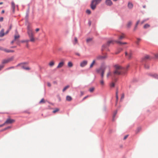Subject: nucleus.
<instances>
[{
  "mask_svg": "<svg viewBox=\"0 0 158 158\" xmlns=\"http://www.w3.org/2000/svg\"><path fill=\"white\" fill-rule=\"evenodd\" d=\"M5 124H6L5 123H4L3 124L0 125V127H1L4 126Z\"/></svg>",
  "mask_w": 158,
  "mask_h": 158,
  "instance_id": "6e6d98bb",
  "label": "nucleus"
},
{
  "mask_svg": "<svg viewBox=\"0 0 158 158\" xmlns=\"http://www.w3.org/2000/svg\"><path fill=\"white\" fill-rule=\"evenodd\" d=\"M59 111V109L58 108H56L55 110L53 111L52 112L54 113H55Z\"/></svg>",
  "mask_w": 158,
  "mask_h": 158,
  "instance_id": "c9c22d12",
  "label": "nucleus"
},
{
  "mask_svg": "<svg viewBox=\"0 0 158 158\" xmlns=\"http://www.w3.org/2000/svg\"><path fill=\"white\" fill-rule=\"evenodd\" d=\"M118 91L117 90L116 92V103L118 101Z\"/></svg>",
  "mask_w": 158,
  "mask_h": 158,
  "instance_id": "473e14b6",
  "label": "nucleus"
},
{
  "mask_svg": "<svg viewBox=\"0 0 158 158\" xmlns=\"http://www.w3.org/2000/svg\"><path fill=\"white\" fill-rule=\"evenodd\" d=\"M47 85H48V86L49 87H50L51 86V84L49 82H48L47 83Z\"/></svg>",
  "mask_w": 158,
  "mask_h": 158,
  "instance_id": "3c124183",
  "label": "nucleus"
},
{
  "mask_svg": "<svg viewBox=\"0 0 158 158\" xmlns=\"http://www.w3.org/2000/svg\"><path fill=\"white\" fill-rule=\"evenodd\" d=\"M150 59V56L148 55H146L142 59V61L143 62L145 61L146 60Z\"/></svg>",
  "mask_w": 158,
  "mask_h": 158,
  "instance_id": "dca6fc26",
  "label": "nucleus"
},
{
  "mask_svg": "<svg viewBox=\"0 0 158 158\" xmlns=\"http://www.w3.org/2000/svg\"><path fill=\"white\" fill-rule=\"evenodd\" d=\"M144 67H145V68L147 69H148L149 68V66L148 65L145 64Z\"/></svg>",
  "mask_w": 158,
  "mask_h": 158,
  "instance_id": "c03bdc74",
  "label": "nucleus"
},
{
  "mask_svg": "<svg viewBox=\"0 0 158 158\" xmlns=\"http://www.w3.org/2000/svg\"><path fill=\"white\" fill-rule=\"evenodd\" d=\"M15 120L14 119H11L10 118H8L5 123L6 124H10L14 123L15 122Z\"/></svg>",
  "mask_w": 158,
  "mask_h": 158,
  "instance_id": "9d476101",
  "label": "nucleus"
},
{
  "mask_svg": "<svg viewBox=\"0 0 158 158\" xmlns=\"http://www.w3.org/2000/svg\"><path fill=\"white\" fill-rule=\"evenodd\" d=\"M4 33V30L2 29L0 32V37H2L5 35Z\"/></svg>",
  "mask_w": 158,
  "mask_h": 158,
  "instance_id": "aec40b11",
  "label": "nucleus"
},
{
  "mask_svg": "<svg viewBox=\"0 0 158 158\" xmlns=\"http://www.w3.org/2000/svg\"><path fill=\"white\" fill-rule=\"evenodd\" d=\"M11 128V127H8L5 128L3 130V131H5V130H6L7 129H9L10 128Z\"/></svg>",
  "mask_w": 158,
  "mask_h": 158,
  "instance_id": "37998d69",
  "label": "nucleus"
},
{
  "mask_svg": "<svg viewBox=\"0 0 158 158\" xmlns=\"http://www.w3.org/2000/svg\"><path fill=\"white\" fill-rule=\"evenodd\" d=\"M3 67V66L0 65V70Z\"/></svg>",
  "mask_w": 158,
  "mask_h": 158,
  "instance_id": "5fc2aeb1",
  "label": "nucleus"
},
{
  "mask_svg": "<svg viewBox=\"0 0 158 158\" xmlns=\"http://www.w3.org/2000/svg\"><path fill=\"white\" fill-rule=\"evenodd\" d=\"M141 130V128L140 127H138L136 129L135 132L136 134H138Z\"/></svg>",
  "mask_w": 158,
  "mask_h": 158,
  "instance_id": "a878e982",
  "label": "nucleus"
},
{
  "mask_svg": "<svg viewBox=\"0 0 158 158\" xmlns=\"http://www.w3.org/2000/svg\"><path fill=\"white\" fill-rule=\"evenodd\" d=\"M9 31V30H8L7 31H6V32L5 34H7L8 33Z\"/></svg>",
  "mask_w": 158,
  "mask_h": 158,
  "instance_id": "338daca9",
  "label": "nucleus"
},
{
  "mask_svg": "<svg viewBox=\"0 0 158 158\" xmlns=\"http://www.w3.org/2000/svg\"><path fill=\"white\" fill-rule=\"evenodd\" d=\"M89 97V96L88 95H87L85 97H84L82 99V100L83 101H84V100H85V99H86V98H87L88 97Z\"/></svg>",
  "mask_w": 158,
  "mask_h": 158,
  "instance_id": "a18cd8bd",
  "label": "nucleus"
},
{
  "mask_svg": "<svg viewBox=\"0 0 158 158\" xmlns=\"http://www.w3.org/2000/svg\"><path fill=\"white\" fill-rule=\"evenodd\" d=\"M4 13V10H2V12H1V13H2V14H3V13Z\"/></svg>",
  "mask_w": 158,
  "mask_h": 158,
  "instance_id": "69168bd1",
  "label": "nucleus"
},
{
  "mask_svg": "<svg viewBox=\"0 0 158 158\" xmlns=\"http://www.w3.org/2000/svg\"><path fill=\"white\" fill-rule=\"evenodd\" d=\"M101 79L100 81V83L102 85H104V81L103 79L105 71L104 69H101Z\"/></svg>",
  "mask_w": 158,
  "mask_h": 158,
  "instance_id": "423d86ee",
  "label": "nucleus"
},
{
  "mask_svg": "<svg viewBox=\"0 0 158 158\" xmlns=\"http://www.w3.org/2000/svg\"><path fill=\"white\" fill-rule=\"evenodd\" d=\"M88 64V61L84 60L81 62L80 64V66L81 67H83L86 66Z\"/></svg>",
  "mask_w": 158,
  "mask_h": 158,
  "instance_id": "6e6552de",
  "label": "nucleus"
},
{
  "mask_svg": "<svg viewBox=\"0 0 158 158\" xmlns=\"http://www.w3.org/2000/svg\"><path fill=\"white\" fill-rule=\"evenodd\" d=\"M106 4L108 6H110L113 4V2L111 0H106Z\"/></svg>",
  "mask_w": 158,
  "mask_h": 158,
  "instance_id": "9b49d317",
  "label": "nucleus"
},
{
  "mask_svg": "<svg viewBox=\"0 0 158 158\" xmlns=\"http://www.w3.org/2000/svg\"><path fill=\"white\" fill-rule=\"evenodd\" d=\"M9 62H10L8 58L6 59H5V60H3L2 61V63L3 64H4L8 63Z\"/></svg>",
  "mask_w": 158,
  "mask_h": 158,
  "instance_id": "6ab92c4d",
  "label": "nucleus"
},
{
  "mask_svg": "<svg viewBox=\"0 0 158 158\" xmlns=\"http://www.w3.org/2000/svg\"><path fill=\"white\" fill-rule=\"evenodd\" d=\"M122 50V49H121V48H120V49H119V52H116V54H118V53L120 52V51H121Z\"/></svg>",
  "mask_w": 158,
  "mask_h": 158,
  "instance_id": "49530a36",
  "label": "nucleus"
},
{
  "mask_svg": "<svg viewBox=\"0 0 158 158\" xmlns=\"http://www.w3.org/2000/svg\"><path fill=\"white\" fill-rule=\"evenodd\" d=\"M54 64L55 62L54 61L52 60L49 63L48 65L50 67H52L54 65Z\"/></svg>",
  "mask_w": 158,
  "mask_h": 158,
  "instance_id": "4be33fe9",
  "label": "nucleus"
},
{
  "mask_svg": "<svg viewBox=\"0 0 158 158\" xmlns=\"http://www.w3.org/2000/svg\"><path fill=\"white\" fill-rule=\"evenodd\" d=\"M106 69L108 71V72L106 74V77L107 78H108L110 76H111L112 75V73H111L110 71V67L108 66H106L105 67L104 69H103L104 70V71H105V69ZM101 69H100L99 70V71H98V72H101Z\"/></svg>",
  "mask_w": 158,
  "mask_h": 158,
  "instance_id": "39448f33",
  "label": "nucleus"
},
{
  "mask_svg": "<svg viewBox=\"0 0 158 158\" xmlns=\"http://www.w3.org/2000/svg\"><path fill=\"white\" fill-rule=\"evenodd\" d=\"M139 20L138 21H137V22L135 25L138 26V24L139 23Z\"/></svg>",
  "mask_w": 158,
  "mask_h": 158,
  "instance_id": "4d7b16f0",
  "label": "nucleus"
},
{
  "mask_svg": "<svg viewBox=\"0 0 158 158\" xmlns=\"http://www.w3.org/2000/svg\"><path fill=\"white\" fill-rule=\"evenodd\" d=\"M117 114V111H114V113L113 116L112 120L113 121H114L115 120V116Z\"/></svg>",
  "mask_w": 158,
  "mask_h": 158,
  "instance_id": "393cba45",
  "label": "nucleus"
},
{
  "mask_svg": "<svg viewBox=\"0 0 158 158\" xmlns=\"http://www.w3.org/2000/svg\"><path fill=\"white\" fill-rule=\"evenodd\" d=\"M115 70L113 72L114 75H120L123 72V69L120 66L115 65L114 66Z\"/></svg>",
  "mask_w": 158,
  "mask_h": 158,
  "instance_id": "f03ea898",
  "label": "nucleus"
},
{
  "mask_svg": "<svg viewBox=\"0 0 158 158\" xmlns=\"http://www.w3.org/2000/svg\"><path fill=\"white\" fill-rule=\"evenodd\" d=\"M132 24V23L130 21L128 22L127 25V27L128 28H130Z\"/></svg>",
  "mask_w": 158,
  "mask_h": 158,
  "instance_id": "2f4dec72",
  "label": "nucleus"
},
{
  "mask_svg": "<svg viewBox=\"0 0 158 158\" xmlns=\"http://www.w3.org/2000/svg\"><path fill=\"white\" fill-rule=\"evenodd\" d=\"M68 65L69 67H72L73 66V64L72 62H69L68 63Z\"/></svg>",
  "mask_w": 158,
  "mask_h": 158,
  "instance_id": "7c9ffc66",
  "label": "nucleus"
},
{
  "mask_svg": "<svg viewBox=\"0 0 158 158\" xmlns=\"http://www.w3.org/2000/svg\"><path fill=\"white\" fill-rule=\"evenodd\" d=\"M11 28H12V26L11 25H10V27H9V31L11 29Z\"/></svg>",
  "mask_w": 158,
  "mask_h": 158,
  "instance_id": "0e129e2a",
  "label": "nucleus"
},
{
  "mask_svg": "<svg viewBox=\"0 0 158 158\" xmlns=\"http://www.w3.org/2000/svg\"><path fill=\"white\" fill-rule=\"evenodd\" d=\"M74 44H75L77 43V40L76 37L74 38Z\"/></svg>",
  "mask_w": 158,
  "mask_h": 158,
  "instance_id": "58836bf2",
  "label": "nucleus"
},
{
  "mask_svg": "<svg viewBox=\"0 0 158 158\" xmlns=\"http://www.w3.org/2000/svg\"><path fill=\"white\" fill-rule=\"evenodd\" d=\"M86 12L88 14H90L91 13V11L90 10H87L86 11Z\"/></svg>",
  "mask_w": 158,
  "mask_h": 158,
  "instance_id": "79ce46f5",
  "label": "nucleus"
},
{
  "mask_svg": "<svg viewBox=\"0 0 158 158\" xmlns=\"http://www.w3.org/2000/svg\"><path fill=\"white\" fill-rule=\"evenodd\" d=\"M125 38V35L123 33H122L121 35L118 36V39L121 40Z\"/></svg>",
  "mask_w": 158,
  "mask_h": 158,
  "instance_id": "2eb2a0df",
  "label": "nucleus"
},
{
  "mask_svg": "<svg viewBox=\"0 0 158 158\" xmlns=\"http://www.w3.org/2000/svg\"><path fill=\"white\" fill-rule=\"evenodd\" d=\"M72 99V98L69 96H67L66 97V100L67 101H70Z\"/></svg>",
  "mask_w": 158,
  "mask_h": 158,
  "instance_id": "5701e85b",
  "label": "nucleus"
},
{
  "mask_svg": "<svg viewBox=\"0 0 158 158\" xmlns=\"http://www.w3.org/2000/svg\"><path fill=\"white\" fill-rule=\"evenodd\" d=\"M92 40V39L91 38H88L86 40V41L87 42H89L91 41Z\"/></svg>",
  "mask_w": 158,
  "mask_h": 158,
  "instance_id": "ea45409f",
  "label": "nucleus"
},
{
  "mask_svg": "<svg viewBox=\"0 0 158 158\" xmlns=\"http://www.w3.org/2000/svg\"><path fill=\"white\" fill-rule=\"evenodd\" d=\"M4 52H6V53H10V52H14V51L13 50H10L9 49L3 48V50Z\"/></svg>",
  "mask_w": 158,
  "mask_h": 158,
  "instance_id": "4468645a",
  "label": "nucleus"
},
{
  "mask_svg": "<svg viewBox=\"0 0 158 158\" xmlns=\"http://www.w3.org/2000/svg\"><path fill=\"white\" fill-rule=\"evenodd\" d=\"M95 63V60H93L92 63H91V64L90 65V68H92L93 67V66L94 65V64Z\"/></svg>",
  "mask_w": 158,
  "mask_h": 158,
  "instance_id": "bb28decb",
  "label": "nucleus"
},
{
  "mask_svg": "<svg viewBox=\"0 0 158 158\" xmlns=\"http://www.w3.org/2000/svg\"><path fill=\"white\" fill-rule=\"evenodd\" d=\"M27 33L29 38L30 40H26L22 41V42H28L30 41L32 42H34L35 41V39L32 30L29 27H27Z\"/></svg>",
  "mask_w": 158,
  "mask_h": 158,
  "instance_id": "f257e3e1",
  "label": "nucleus"
},
{
  "mask_svg": "<svg viewBox=\"0 0 158 158\" xmlns=\"http://www.w3.org/2000/svg\"><path fill=\"white\" fill-rule=\"evenodd\" d=\"M8 59L9 60L10 62L12 61L14 59V56H12L10 58H8Z\"/></svg>",
  "mask_w": 158,
  "mask_h": 158,
  "instance_id": "e433bc0d",
  "label": "nucleus"
},
{
  "mask_svg": "<svg viewBox=\"0 0 158 158\" xmlns=\"http://www.w3.org/2000/svg\"><path fill=\"white\" fill-rule=\"evenodd\" d=\"M150 27V25L148 24H146L143 26V28L144 29H147Z\"/></svg>",
  "mask_w": 158,
  "mask_h": 158,
  "instance_id": "cd10ccee",
  "label": "nucleus"
},
{
  "mask_svg": "<svg viewBox=\"0 0 158 158\" xmlns=\"http://www.w3.org/2000/svg\"><path fill=\"white\" fill-rule=\"evenodd\" d=\"M141 40V39L139 38L137 39V41L136 42V43L137 45H139V42Z\"/></svg>",
  "mask_w": 158,
  "mask_h": 158,
  "instance_id": "c756f323",
  "label": "nucleus"
},
{
  "mask_svg": "<svg viewBox=\"0 0 158 158\" xmlns=\"http://www.w3.org/2000/svg\"><path fill=\"white\" fill-rule=\"evenodd\" d=\"M150 76L153 77L158 79V75L156 74H150Z\"/></svg>",
  "mask_w": 158,
  "mask_h": 158,
  "instance_id": "412c9836",
  "label": "nucleus"
},
{
  "mask_svg": "<svg viewBox=\"0 0 158 158\" xmlns=\"http://www.w3.org/2000/svg\"><path fill=\"white\" fill-rule=\"evenodd\" d=\"M94 88H91L89 89V91L90 92H92L94 91Z\"/></svg>",
  "mask_w": 158,
  "mask_h": 158,
  "instance_id": "4c0bfd02",
  "label": "nucleus"
},
{
  "mask_svg": "<svg viewBox=\"0 0 158 158\" xmlns=\"http://www.w3.org/2000/svg\"><path fill=\"white\" fill-rule=\"evenodd\" d=\"M40 30V29L38 28H37L35 29V31L36 32H38Z\"/></svg>",
  "mask_w": 158,
  "mask_h": 158,
  "instance_id": "13d9d810",
  "label": "nucleus"
},
{
  "mask_svg": "<svg viewBox=\"0 0 158 158\" xmlns=\"http://www.w3.org/2000/svg\"><path fill=\"white\" fill-rule=\"evenodd\" d=\"M115 42L117 43L120 44H127V43L126 42H122L119 40H117L115 41Z\"/></svg>",
  "mask_w": 158,
  "mask_h": 158,
  "instance_id": "b1692460",
  "label": "nucleus"
},
{
  "mask_svg": "<svg viewBox=\"0 0 158 158\" xmlns=\"http://www.w3.org/2000/svg\"><path fill=\"white\" fill-rule=\"evenodd\" d=\"M137 27V25H135V26L134 29V31H135Z\"/></svg>",
  "mask_w": 158,
  "mask_h": 158,
  "instance_id": "bf43d9fd",
  "label": "nucleus"
},
{
  "mask_svg": "<svg viewBox=\"0 0 158 158\" xmlns=\"http://www.w3.org/2000/svg\"><path fill=\"white\" fill-rule=\"evenodd\" d=\"M147 20H144L143 21H142L141 22V24H143Z\"/></svg>",
  "mask_w": 158,
  "mask_h": 158,
  "instance_id": "de8ad7c7",
  "label": "nucleus"
},
{
  "mask_svg": "<svg viewBox=\"0 0 158 158\" xmlns=\"http://www.w3.org/2000/svg\"><path fill=\"white\" fill-rule=\"evenodd\" d=\"M22 68L27 70H29L30 69V68L29 67H26L24 66H22Z\"/></svg>",
  "mask_w": 158,
  "mask_h": 158,
  "instance_id": "72a5a7b5",
  "label": "nucleus"
},
{
  "mask_svg": "<svg viewBox=\"0 0 158 158\" xmlns=\"http://www.w3.org/2000/svg\"><path fill=\"white\" fill-rule=\"evenodd\" d=\"M126 56L129 59H130L132 56V53L130 51L128 52H126L125 53Z\"/></svg>",
  "mask_w": 158,
  "mask_h": 158,
  "instance_id": "1a4fd4ad",
  "label": "nucleus"
},
{
  "mask_svg": "<svg viewBox=\"0 0 158 158\" xmlns=\"http://www.w3.org/2000/svg\"><path fill=\"white\" fill-rule=\"evenodd\" d=\"M20 37V36L19 35L17 31H16V34L14 36V40H15L16 41L18 40V39H19Z\"/></svg>",
  "mask_w": 158,
  "mask_h": 158,
  "instance_id": "ddd939ff",
  "label": "nucleus"
},
{
  "mask_svg": "<svg viewBox=\"0 0 158 158\" xmlns=\"http://www.w3.org/2000/svg\"><path fill=\"white\" fill-rule=\"evenodd\" d=\"M64 62L63 61H61L60 62L57 67V69H59L62 67L64 64Z\"/></svg>",
  "mask_w": 158,
  "mask_h": 158,
  "instance_id": "f8f14e48",
  "label": "nucleus"
},
{
  "mask_svg": "<svg viewBox=\"0 0 158 158\" xmlns=\"http://www.w3.org/2000/svg\"><path fill=\"white\" fill-rule=\"evenodd\" d=\"M124 98V94H123L122 95V97L121 98V99H123V98Z\"/></svg>",
  "mask_w": 158,
  "mask_h": 158,
  "instance_id": "864d4df0",
  "label": "nucleus"
},
{
  "mask_svg": "<svg viewBox=\"0 0 158 158\" xmlns=\"http://www.w3.org/2000/svg\"><path fill=\"white\" fill-rule=\"evenodd\" d=\"M11 7L13 9V13H14L15 11V4L13 2H11Z\"/></svg>",
  "mask_w": 158,
  "mask_h": 158,
  "instance_id": "a211bd4d",
  "label": "nucleus"
},
{
  "mask_svg": "<svg viewBox=\"0 0 158 158\" xmlns=\"http://www.w3.org/2000/svg\"><path fill=\"white\" fill-rule=\"evenodd\" d=\"M3 17L0 18V22H2L3 20Z\"/></svg>",
  "mask_w": 158,
  "mask_h": 158,
  "instance_id": "8fccbe9b",
  "label": "nucleus"
},
{
  "mask_svg": "<svg viewBox=\"0 0 158 158\" xmlns=\"http://www.w3.org/2000/svg\"><path fill=\"white\" fill-rule=\"evenodd\" d=\"M102 0H93L91 4V7L92 10H94L96 8V6L100 3Z\"/></svg>",
  "mask_w": 158,
  "mask_h": 158,
  "instance_id": "7ed1b4c3",
  "label": "nucleus"
},
{
  "mask_svg": "<svg viewBox=\"0 0 158 158\" xmlns=\"http://www.w3.org/2000/svg\"><path fill=\"white\" fill-rule=\"evenodd\" d=\"M46 102V101L45 100L44 98H42L41 99L40 101L39 102L40 104L44 103Z\"/></svg>",
  "mask_w": 158,
  "mask_h": 158,
  "instance_id": "c85d7f7f",
  "label": "nucleus"
},
{
  "mask_svg": "<svg viewBox=\"0 0 158 158\" xmlns=\"http://www.w3.org/2000/svg\"><path fill=\"white\" fill-rule=\"evenodd\" d=\"M76 54L79 56H80V54L79 53H76Z\"/></svg>",
  "mask_w": 158,
  "mask_h": 158,
  "instance_id": "e2e57ef3",
  "label": "nucleus"
},
{
  "mask_svg": "<svg viewBox=\"0 0 158 158\" xmlns=\"http://www.w3.org/2000/svg\"><path fill=\"white\" fill-rule=\"evenodd\" d=\"M114 42L113 41L111 40L107 42V43L105 44H104L102 45L101 50L102 51H103L105 50L106 51H109L108 49L107 48L109 46V45L110 44H113Z\"/></svg>",
  "mask_w": 158,
  "mask_h": 158,
  "instance_id": "20e7f679",
  "label": "nucleus"
},
{
  "mask_svg": "<svg viewBox=\"0 0 158 158\" xmlns=\"http://www.w3.org/2000/svg\"><path fill=\"white\" fill-rule=\"evenodd\" d=\"M146 6L145 5L143 6V7L144 8H146Z\"/></svg>",
  "mask_w": 158,
  "mask_h": 158,
  "instance_id": "774afa93",
  "label": "nucleus"
},
{
  "mask_svg": "<svg viewBox=\"0 0 158 158\" xmlns=\"http://www.w3.org/2000/svg\"><path fill=\"white\" fill-rule=\"evenodd\" d=\"M15 40H12V41L11 42V44H13L14 42H15Z\"/></svg>",
  "mask_w": 158,
  "mask_h": 158,
  "instance_id": "680f3d73",
  "label": "nucleus"
},
{
  "mask_svg": "<svg viewBox=\"0 0 158 158\" xmlns=\"http://www.w3.org/2000/svg\"><path fill=\"white\" fill-rule=\"evenodd\" d=\"M110 85L111 87H114L115 85V84L114 82H112L111 83Z\"/></svg>",
  "mask_w": 158,
  "mask_h": 158,
  "instance_id": "a19ab883",
  "label": "nucleus"
},
{
  "mask_svg": "<svg viewBox=\"0 0 158 158\" xmlns=\"http://www.w3.org/2000/svg\"><path fill=\"white\" fill-rule=\"evenodd\" d=\"M3 48H4L0 46V50L3 51Z\"/></svg>",
  "mask_w": 158,
  "mask_h": 158,
  "instance_id": "052dcab7",
  "label": "nucleus"
},
{
  "mask_svg": "<svg viewBox=\"0 0 158 158\" xmlns=\"http://www.w3.org/2000/svg\"><path fill=\"white\" fill-rule=\"evenodd\" d=\"M128 135H126L124 137V138H123V139L124 140H125L127 138V137H128Z\"/></svg>",
  "mask_w": 158,
  "mask_h": 158,
  "instance_id": "09e8293b",
  "label": "nucleus"
},
{
  "mask_svg": "<svg viewBox=\"0 0 158 158\" xmlns=\"http://www.w3.org/2000/svg\"><path fill=\"white\" fill-rule=\"evenodd\" d=\"M14 67H9V68H7V69H14Z\"/></svg>",
  "mask_w": 158,
  "mask_h": 158,
  "instance_id": "603ef678",
  "label": "nucleus"
},
{
  "mask_svg": "<svg viewBox=\"0 0 158 158\" xmlns=\"http://www.w3.org/2000/svg\"><path fill=\"white\" fill-rule=\"evenodd\" d=\"M127 7L129 9H131L133 7V4L131 2H129L127 4Z\"/></svg>",
  "mask_w": 158,
  "mask_h": 158,
  "instance_id": "f3484780",
  "label": "nucleus"
},
{
  "mask_svg": "<svg viewBox=\"0 0 158 158\" xmlns=\"http://www.w3.org/2000/svg\"><path fill=\"white\" fill-rule=\"evenodd\" d=\"M69 87V85H67L65 87H64V88L63 89V91L64 92L66 89H68Z\"/></svg>",
  "mask_w": 158,
  "mask_h": 158,
  "instance_id": "f704fd0d",
  "label": "nucleus"
},
{
  "mask_svg": "<svg viewBox=\"0 0 158 158\" xmlns=\"http://www.w3.org/2000/svg\"><path fill=\"white\" fill-rule=\"evenodd\" d=\"M107 57V56L106 54L105 55H98L96 57V59L97 60H103L106 58Z\"/></svg>",
  "mask_w": 158,
  "mask_h": 158,
  "instance_id": "0eeeda50",
  "label": "nucleus"
}]
</instances>
